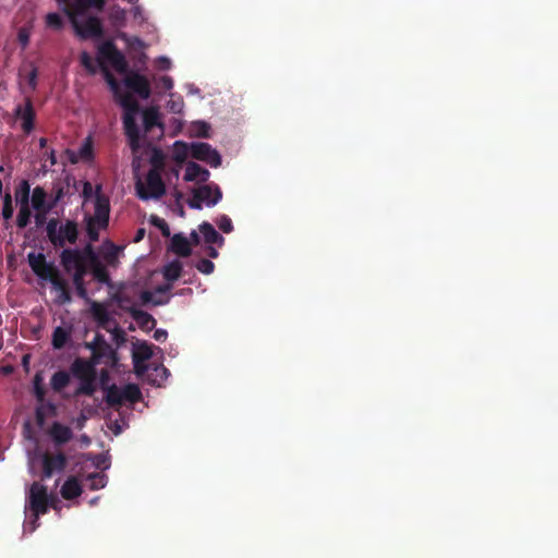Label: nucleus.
<instances>
[{
  "label": "nucleus",
  "instance_id": "3",
  "mask_svg": "<svg viewBox=\"0 0 558 558\" xmlns=\"http://www.w3.org/2000/svg\"><path fill=\"white\" fill-rule=\"evenodd\" d=\"M64 5V11L71 24L81 38L99 37L102 33L99 13L105 0H57Z\"/></svg>",
  "mask_w": 558,
  "mask_h": 558
},
{
  "label": "nucleus",
  "instance_id": "28",
  "mask_svg": "<svg viewBox=\"0 0 558 558\" xmlns=\"http://www.w3.org/2000/svg\"><path fill=\"white\" fill-rule=\"evenodd\" d=\"M189 133L194 137H210V125L202 120H197L191 123L189 128Z\"/></svg>",
  "mask_w": 558,
  "mask_h": 558
},
{
  "label": "nucleus",
  "instance_id": "29",
  "mask_svg": "<svg viewBox=\"0 0 558 558\" xmlns=\"http://www.w3.org/2000/svg\"><path fill=\"white\" fill-rule=\"evenodd\" d=\"M70 379H71V376L68 372H65V371L56 372L52 375L51 380H50L51 388L54 391L60 392L69 385Z\"/></svg>",
  "mask_w": 558,
  "mask_h": 558
},
{
  "label": "nucleus",
  "instance_id": "27",
  "mask_svg": "<svg viewBox=\"0 0 558 558\" xmlns=\"http://www.w3.org/2000/svg\"><path fill=\"white\" fill-rule=\"evenodd\" d=\"M108 19L114 27H124L126 24V11L118 5L110 8Z\"/></svg>",
  "mask_w": 558,
  "mask_h": 558
},
{
  "label": "nucleus",
  "instance_id": "41",
  "mask_svg": "<svg viewBox=\"0 0 558 558\" xmlns=\"http://www.w3.org/2000/svg\"><path fill=\"white\" fill-rule=\"evenodd\" d=\"M41 380H43L41 376L39 374H36L35 378H34V392L38 400L44 399V389L41 387Z\"/></svg>",
  "mask_w": 558,
  "mask_h": 558
},
{
  "label": "nucleus",
  "instance_id": "11",
  "mask_svg": "<svg viewBox=\"0 0 558 558\" xmlns=\"http://www.w3.org/2000/svg\"><path fill=\"white\" fill-rule=\"evenodd\" d=\"M47 234L51 243L56 246L73 244L77 239L76 225L72 221L60 223L56 220H50L47 225Z\"/></svg>",
  "mask_w": 558,
  "mask_h": 558
},
{
  "label": "nucleus",
  "instance_id": "25",
  "mask_svg": "<svg viewBox=\"0 0 558 558\" xmlns=\"http://www.w3.org/2000/svg\"><path fill=\"white\" fill-rule=\"evenodd\" d=\"M61 495L64 499H73L82 493V486L76 477H69L61 487Z\"/></svg>",
  "mask_w": 558,
  "mask_h": 558
},
{
  "label": "nucleus",
  "instance_id": "5",
  "mask_svg": "<svg viewBox=\"0 0 558 558\" xmlns=\"http://www.w3.org/2000/svg\"><path fill=\"white\" fill-rule=\"evenodd\" d=\"M150 170L144 179L136 181V194L143 201L159 199L166 192L161 173L165 170L166 155L158 148L149 149Z\"/></svg>",
  "mask_w": 558,
  "mask_h": 558
},
{
  "label": "nucleus",
  "instance_id": "49",
  "mask_svg": "<svg viewBox=\"0 0 558 558\" xmlns=\"http://www.w3.org/2000/svg\"><path fill=\"white\" fill-rule=\"evenodd\" d=\"M145 236V229L141 228L136 231L135 233V236H134V242H140L144 239Z\"/></svg>",
  "mask_w": 558,
  "mask_h": 558
},
{
  "label": "nucleus",
  "instance_id": "7",
  "mask_svg": "<svg viewBox=\"0 0 558 558\" xmlns=\"http://www.w3.org/2000/svg\"><path fill=\"white\" fill-rule=\"evenodd\" d=\"M155 351L159 352L160 350L146 341H136L132 348L133 364L138 376L153 385L160 386L167 379L169 372L162 365L151 367V364L148 363L155 355Z\"/></svg>",
  "mask_w": 558,
  "mask_h": 558
},
{
  "label": "nucleus",
  "instance_id": "21",
  "mask_svg": "<svg viewBox=\"0 0 558 558\" xmlns=\"http://www.w3.org/2000/svg\"><path fill=\"white\" fill-rule=\"evenodd\" d=\"M17 119L21 121V126L24 132L29 133L34 129V110L29 100L23 106H17L15 109Z\"/></svg>",
  "mask_w": 558,
  "mask_h": 558
},
{
  "label": "nucleus",
  "instance_id": "48",
  "mask_svg": "<svg viewBox=\"0 0 558 558\" xmlns=\"http://www.w3.org/2000/svg\"><path fill=\"white\" fill-rule=\"evenodd\" d=\"M206 253L211 258H216L218 256V251L213 245H206Z\"/></svg>",
  "mask_w": 558,
  "mask_h": 558
},
{
  "label": "nucleus",
  "instance_id": "14",
  "mask_svg": "<svg viewBox=\"0 0 558 558\" xmlns=\"http://www.w3.org/2000/svg\"><path fill=\"white\" fill-rule=\"evenodd\" d=\"M71 371L74 376L81 378V383L75 391V395H93L96 389V385L92 375V366L87 362L78 359L75 360L72 364Z\"/></svg>",
  "mask_w": 558,
  "mask_h": 558
},
{
  "label": "nucleus",
  "instance_id": "18",
  "mask_svg": "<svg viewBox=\"0 0 558 558\" xmlns=\"http://www.w3.org/2000/svg\"><path fill=\"white\" fill-rule=\"evenodd\" d=\"M192 157L208 163L210 167H218L221 163V156L207 143H192Z\"/></svg>",
  "mask_w": 558,
  "mask_h": 558
},
{
  "label": "nucleus",
  "instance_id": "24",
  "mask_svg": "<svg viewBox=\"0 0 558 558\" xmlns=\"http://www.w3.org/2000/svg\"><path fill=\"white\" fill-rule=\"evenodd\" d=\"M72 335L71 326H58L52 333V345L54 349H62L70 341Z\"/></svg>",
  "mask_w": 558,
  "mask_h": 558
},
{
  "label": "nucleus",
  "instance_id": "52",
  "mask_svg": "<svg viewBox=\"0 0 558 558\" xmlns=\"http://www.w3.org/2000/svg\"><path fill=\"white\" fill-rule=\"evenodd\" d=\"M46 143H47L46 138L41 137V138L39 140V146H40L41 148H44V147L46 146Z\"/></svg>",
  "mask_w": 558,
  "mask_h": 558
},
{
  "label": "nucleus",
  "instance_id": "8",
  "mask_svg": "<svg viewBox=\"0 0 558 558\" xmlns=\"http://www.w3.org/2000/svg\"><path fill=\"white\" fill-rule=\"evenodd\" d=\"M27 262L40 281L51 283L57 303L64 304L70 301L65 283L60 279L58 269L52 262H48L40 252H29L27 254Z\"/></svg>",
  "mask_w": 558,
  "mask_h": 558
},
{
  "label": "nucleus",
  "instance_id": "45",
  "mask_svg": "<svg viewBox=\"0 0 558 558\" xmlns=\"http://www.w3.org/2000/svg\"><path fill=\"white\" fill-rule=\"evenodd\" d=\"M17 37H19V41L21 43V45L23 47H26L28 45L29 33L27 29H25V28L20 29Z\"/></svg>",
  "mask_w": 558,
  "mask_h": 558
},
{
  "label": "nucleus",
  "instance_id": "46",
  "mask_svg": "<svg viewBox=\"0 0 558 558\" xmlns=\"http://www.w3.org/2000/svg\"><path fill=\"white\" fill-rule=\"evenodd\" d=\"M167 337H168V332L165 329H156L154 332V339L158 342L166 341Z\"/></svg>",
  "mask_w": 558,
  "mask_h": 558
},
{
  "label": "nucleus",
  "instance_id": "15",
  "mask_svg": "<svg viewBox=\"0 0 558 558\" xmlns=\"http://www.w3.org/2000/svg\"><path fill=\"white\" fill-rule=\"evenodd\" d=\"M15 201L19 205L16 225L19 228H25L32 218V203L29 201V185L23 182L15 192Z\"/></svg>",
  "mask_w": 558,
  "mask_h": 558
},
{
  "label": "nucleus",
  "instance_id": "33",
  "mask_svg": "<svg viewBox=\"0 0 558 558\" xmlns=\"http://www.w3.org/2000/svg\"><path fill=\"white\" fill-rule=\"evenodd\" d=\"M216 225L225 233H230L233 230L232 220L227 215H220L219 217H217Z\"/></svg>",
  "mask_w": 558,
  "mask_h": 558
},
{
  "label": "nucleus",
  "instance_id": "22",
  "mask_svg": "<svg viewBox=\"0 0 558 558\" xmlns=\"http://www.w3.org/2000/svg\"><path fill=\"white\" fill-rule=\"evenodd\" d=\"M209 171L195 162H189L185 168L184 180L189 182H206Z\"/></svg>",
  "mask_w": 558,
  "mask_h": 558
},
{
  "label": "nucleus",
  "instance_id": "37",
  "mask_svg": "<svg viewBox=\"0 0 558 558\" xmlns=\"http://www.w3.org/2000/svg\"><path fill=\"white\" fill-rule=\"evenodd\" d=\"M150 222L157 227L161 233L165 235V236H169L170 235V228L168 226V223L166 222L165 219L158 217V216H151L150 217Z\"/></svg>",
  "mask_w": 558,
  "mask_h": 558
},
{
  "label": "nucleus",
  "instance_id": "50",
  "mask_svg": "<svg viewBox=\"0 0 558 558\" xmlns=\"http://www.w3.org/2000/svg\"><path fill=\"white\" fill-rule=\"evenodd\" d=\"M95 464L97 465V468H104V469L108 468V464L106 463V459L102 457H98Z\"/></svg>",
  "mask_w": 558,
  "mask_h": 558
},
{
  "label": "nucleus",
  "instance_id": "51",
  "mask_svg": "<svg viewBox=\"0 0 558 558\" xmlns=\"http://www.w3.org/2000/svg\"><path fill=\"white\" fill-rule=\"evenodd\" d=\"M48 159H49V162H50V167H52V166H54L57 163L54 150H51L49 153Z\"/></svg>",
  "mask_w": 558,
  "mask_h": 558
},
{
  "label": "nucleus",
  "instance_id": "38",
  "mask_svg": "<svg viewBox=\"0 0 558 558\" xmlns=\"http://www.w3.org/2000/svg\"><path fill=\"white\" fill-rule=\"evenodd\" d=\"M78 154H80V157L82 159L88 160V159L92 158V142H90V138H87L82 144V146L80 147Z\"/></svg>",
  "mask_w": 558,
  "mask_h": 558
},
{
  "label": "nucleus",
  "instance_id": "1",
  "mask_svg": "<svg viewBox=\"0 0 558 558\" xmlns=\"http://www.w3.org/2000/svg\"><path fill=\"white\" fill-rule=\"evenodd\" d=\"M80 60L81 64L90 73H96L98 66L104 68L105 78L124 110L123 126L136 159L141 148L150 146L153 141L160 138L163 134L159 109L150 107L141 111L134 96L123 92L117 80L107 71L108 66L121 73L126 70L124 56L117 50L111 41H104L99 45L96 60L86 51L81 53Z\"/></svg>",
  "mask_w": 558,
  "mask_h": 558
},
{
  "label": "nucleus",
  "instance_id": "54",
  "mask_svg": "<svg viewBox=\"0 0 558 558\" xmlns=\"http://www.w3.org/2000/svg\"><path fill=\"white\" fill-rule=\"evenodd\" d=\"M174 122L178 124L177 125L178 130H180L182 126V123L178 119H174Z\"/></svg>",
  "mask_w": 558,
  "mask_h": 558
},
{
  "label": "nucleus",
  "instance_id": "34",
  "mask_svg": "<svg viewBox=\"0 0 558 558\" xmlns=\"http://www.w3.org/2000/svg\"><path fill=\"white\" fill-rule=\"evenodd\" d=\"M195 267L199 272L204 275H210L215 270V264L211 260L205 258L196 262Z\"/></svg>",
  "mask_w": 558,
  "mask_h": 558
},
{
  "label": "nucleus",
  "instance_id": "16",
  "mask_svg": "<svg viewBox=\"0 0 558 558\" xmlns=\"http://www.w3.org/2000/svg\"><path fill=\"white\" fill-rule=\"evenodd\" d=\"M29 201L35 211L37 223H40L46 218V215L53 208L57 202V199L48 198L47 193L40 186L33 190Z\"/></svg>",
  "mask_w": 558,
  "mask_h": 558
},
{
  "label": "nucleus",
  "instance_id": "10",
  "mask_svg": "<svg viewBox=\"0 0 558 558\" xmlns=\"http://www.w3.org/2000/svg\"><path fill=\"white\" fill-rule=\"evenodd\" d=\"M183 271V263L175 258L166 263L161 269L163 278L168 283L158 287L155 291H145L142 294V299L146 303H153L155 305H162L168 303L170 296L169 292L172 289V282L181 277Z\"/></svg>",
  "mask_w": 558,
  "mask_h": 558
},
{
  "label": "nucleus",
  "instance_id": "6",
  "mask_svg": "<svg viewBox=\"0 0 558 558\" xmlns=\"http://www.w3.org/2000/svg\"><path fill=\"white\" fill-rule=\"evenodd\" d=\"M57 504L56 497L49 496L41 483L34 482L26 492L24 534L33 533L38 526L39 515L46 513L49 507L57 509Z\"/></svg>",
  "mask_w": 558,
  "mask_h": 558
},
{
  "label": "nucleus",
  "instance_id": "39",
  "mask_svg": "<svg viewBox=\"0 0 558 558\" xmlns=\"http://www.w3.org/2000/svg\"><path fill=\"white\" fill-rule=\"evenodd\" d=\"M135 319L143 326L145 327H149L150 325H154L155 324V320L154 318L147 314V313H144V312H138L136 315H135Z\"/></svg>",
  "mask_w": 558,
  "mask_h": 558
},
{
  "label": "nucleus",
  "instance_id": "19",
  "mask_svg": "<svg viewBox=\"0 0 558 558\" xmlns=\"http://www.w3.org/2000/svg\"><path fill=\"white\" fill-rule=\"evenodd\" d=\"M123 84L143 99H147L150 95L149 82L144 75L133 72L129 73L125 75Z\"/></svg>",
  "mask_w": 558,
  "mask_h": 558
},
{
  "label": "nucleus",
  "instance_id": "47",
  "mask_svg": "<svg viewBox=\"0 0 558 558\" xmlns=\"http://www.w3.org/2000/svg\"><path fill=\"white\" fill-rule=\"evenodd\" d=\"M185 89L187 90V94L190 95H199L201 90L197 86H195L193 83L185 84Z\"/></svg>",
  "mask_w": 558,
  "mask_h": 558
},
{
  "label": "nucleus",
  "instance_id": "12",
  "mask_svg": "<svg viewBox=\"0 0 558 558\" xmlns=\"http://www.w3.org/2000/svg\"><path fill=\"white\" fill-rule=\"evenodd\" d=\"M141 390L137 385L129 384L124 386L112 385L106 393L107 402L110 405L133 404L141 399Z\"/></svg>",
  "mask_w": 558,
  "mask_h": 558
},
{
  "label": "nucleus",
  "instance_id": "2",
  "mask_svg": "<svg viewBox=\"0 0 558 558\" xmlns=\"http://www.w3.org/2000/svg\"><path fill=\"white\" fill-rule=\"evenodd\" d=\"M123 247L105 241L96 252L90 244L83 250H63L61 263L66 271L73 272L74 284L81 295L85 294L84 276L92 271L99 282L108 281L107 267H116Z\"/></svg>",
  "mask_w": 558,
  "mask_h": 558
},
{
  "label": "nucleus",
  "instance_id": "30",
  "mask_svg": "<svg viewBox=\"0 0 558 558\" xmlns=\"http://www.w3.org/2000/svg\"><path fill=\"white\" fill-rule=\"evenodd\" d=\"M108 477L104 473H93L87 475L85 486L92 490H97L106 487Z\"/></svg>",
  "mask_w": 558,
  "mask_h": 558
},
{
  "label": "nucleus",
  "instance_id": "31",
  "mask_svg": "<svg viewBox=\"0 0 558 558\" xmlns=\"http://www.w3.org/2000/svg\"><path fill=\"white\" fill-rule=\"evenodd\" d=\"M167 108L173 113H182L184 109V101L181 96L170 94V100L167 102Z\"/></svg>",
  "mask_w": 558,
  "mask_h": 558
},
{
  "label": "nucleus",
  "instance_id": "44",
  "mask_svg": "<svg viewBox=\"0 0 558 558\" xmlns=\"http://www.w3.org/2000/svg\"><path fill=\"white\" fill-rule=\"evenodd\" d=\"M156 63L161 70H169L171 68V60L165 56L157 58Z\"/></svg>",
  "mask_w": 558,
  "mask_h": 558
},
{
  "label": "nucleus",
  "instance_id": "35",
  "mask_svg": "<svg viewBox=\"0 0 558 558\" xmlns=\"http://www.w3.org/2000/svg\"><path fill=\"white\" fill-rule=\"evenodd\" d=\"M92 312L94 317L101 324H104L108 319V313L106 307L101 304L94 303L92 305Z\"/></svg>",
  "mask_w": 558,
  "mask_h": 558
},
{
  "label": "nucleus",
  "instance_id": "43",
  "mask_svg": "<svg viewBox=\"0 0 558 558\" xmlns=\"http://www.w3.org/2000/svg\"><path fill=\"white\" fill-rule=\"evenodd\" d=\"M159 86L165 88L166 90H171L173 87V81L168 75L161 76L159 80Z\"/></svg>",
  "mask_w": 558,
  "mask_h": 558
},
{
  "label": "nucleus",
  "instance_id": "17",
  "mask_svg": "<svg viewBox=\"0 0 558 558\" xmlns=\"http://www.w3.org/2000/svg\"><path fill=\"white\" fill-rule=\"evenodd\" d=\"M199 244V234L193 230L189 236L181 233L174 234L171 240V250L182 257H187L191 254L192 246Z\"/></svg>",
  "mask_w": 558,
  "mask_h": 558
},
{
  "label": "nucleus",
  "instance_id": "13",
  "mask_svg": "<svg viewBox=\"0 0 558 558\" xmlns=\"http://www.w3.org/2000/svg\"><path fill=\"white\" fill-rule=\"evenodd\" d=\"M221 197L222 193L217 185H202L194 190L190 206L196 209H201L203 206L213 207L220 202Z\"/></svg>",
  "mask_w": 558,
  "mask_h": 558
},
{
  "label": "nucleus",
  "instance_id": "36",
  "mask_svg": "<svg viewBox=\"0 0 558 558\" xmlns=\"http://www.w3.org/2000/svg\"><path fill=\"white\" fill-rule=\"evenodd\" d=\"M132 20L137 25H143L147 21L146 12L140 5H135L131 10Z\"/></svg>",
  "mask_w": 558,
  "mask_h": 558
},
{
  "label": "nucleus",
  "instance_id": "32",
  "mask_svg": "<svg viewBox=\"0 0 558 558\" xmlns=\"http://www.w3.org/2000/svg\"><path fill=\"white\" fill-rule=\"evenodd\" d=\"M46 25L52 29H60L63 26V20L59 13H48L46 15Z\"/></svg>",
  "mask_w": 558,
  "mask_h": 558
},
{
  "label": "nucleus",
  "instance_id": "26",
  "mask_svg": "<svg viewBox=\"0 0 558 558\" xmlns=\"http://www.w3.org/2000/svg\"><path fill=\"white\" fill-rule=\"evenodd\" d=\"M171 154L173 160L178 163H182L187 157H192V143L187 144L182 141L174 142Z\"/></svg>",
  "mask_w": 558,
  "mask_h": 558
},
{
  "label": "nucleus",
  "instance_id": "4",
  "mask_svg": "<svg viewBox=\"0 0 558 558\" xmlns=\"http://www.w3.org/2000/svg\"><path fill=\"white\" fill-rule=\"evenodd\" d=\"M83 210L86 230L90 241L98 239L99 230L106 228L109 220V199L101 193V186L90 182L83 186Z\"/></svg>",
  "mask_w": 558,
  "mask_h": 558
},
{
  "label": "nucleus",
  "instance_id": "56",
  "mask_svg": "<svg viewBox=\"0 0 558 558\" xmlns=\"http://www.w3.org/2000/svg\"><path fill=\"white\" fill-rule=\"evenodd\" d=\"M133 167H134L135 169H137V168L140 167L135 159H134V161H133Z\"/></svg>",
  "mask_w": 558,
  "mask_h": 558
},
{
  "label": "nucleus",
  "instance_id": "23",
  "mask_svg": "<svg viewBox=\"0 0 558 558\" xmlns=\"http://www.w3.org/2000/svg\"><path fill=\"white\" fill-rule=\"evenodd\" d=\"M49 435L56 444L61 445L68 442L72 438L73 433L69 426L54 422L49 429Z\"/></svg>",
  "mask_w": 558,
  "mask_h": 558
},
{
  "label": "nucleus",
  "instance_id": "57",
  "mask_svg": "<svg viewBox=\"0 0 558 558\" xmlns=\"http://www.w3.org/2000/svg\"><path fill=\"white\" fill-rule=\"evenodd\" d=\"M174 174H175V177H179V169L174 170Z\"/></svg>",
  "mask_w": 558,
  "mask_h": 558
},
{
  "label": "nucleus",
  "instance_id": "42",
  "mask_svg": "<svg viewBox=\"0 0 558 558\" xmlns=\"http://www.w3.org/2000/svg\"><path fill=\"white\" fill-rule=\"evenodd\" d=\"M2 216L7 220L11 219L13 216V208L11 206L10 196H8L5 199V204L2 209Z\"/></svg>",
  "mask_w": 558,
  "mask_h": 558
},
{
  "label": "nucleus",
  "instance_id": "55",
  "mask_svg": "<svg viewBox=\"0 0 558 558\" xmlns=\"http://www.w3.org/2000/svg\"><path fill=\"white\" fill-rule=\"evenodd\" d=\"M27 362H28V356H24V357H23V364H24V365H26V364H27Z\"/></svg>",
  "mask_w": 558,
  "mask_h": 558
},
{
  "label": "nucleus",
  "instance_id": "53",
  "mask_svg": "<svg viewBox=\"0 0 558 558\" xmlns=\"http://www.w3.org/2000/svg\"><path fill=\"white\" fill-rule=\"evenodd\" d=\"M97 500H98V497H95V498L90 499L89 504L92 506H94V505H96Z\"/></svg>",
  "mask_w": 558,
  "mask_h": 558
},
{
  "label": "nucleus",
  "instance_id": "9",
  "mask_svg": "<svg viewBox=\"0 0 558 558\" xmlns=\"http://www.w3.org/2000/svg\"><path fill=\"white\" fill-rule=\"evenodd\" d=\"M27 459L29 473L41 478H49L61 473L66 464L63 453L43 451L39 448H35L33 451L27 449Z\"/></svg>",
  "mask_w": 558,
  "mask_h": 558
},
{
  "label": "nucleus",
  "instance_id": "20",
  "mask_svg": "<svg viewBox=\"0 0 558 558\" xmlns=\"http://www.w3.org/2000/svg\"><path fill=\"white\" fill-rule=\"evenodd\" d=\"M197 233L199 234V244L202 241L205 245L217 244L218 246H222L225 243L223 236L220 235L209 222L201 223Z\"/></svg>",
  "mask_w": 558,
  "mask_h": 558
},
{
  "label": "nucleus",
  "instance_id": "40",
  "mask_svg": "<svg viewBox=\"0 0 558 558\" xmlns=\"http://www.w3.org/2000/svg\"><path fill=\"white\" fill-rule=\"evenodd\" d=\"M27 85L34 90L37 86V69L32 68L25 76Z\"/></svg>",
  "mask_w": 558,
  "mask_h": 558
}]
</instances>
